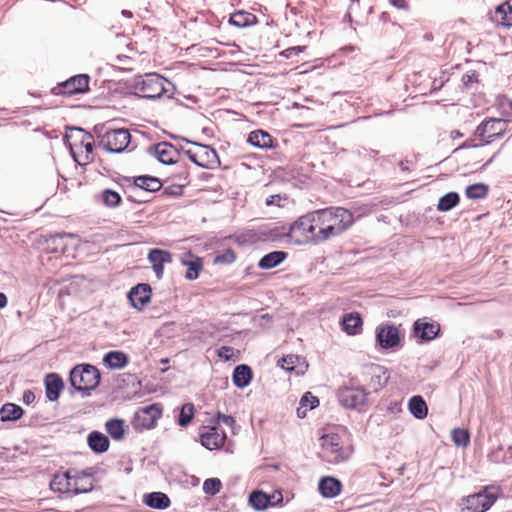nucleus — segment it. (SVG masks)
Here are the masks:
<instances>
[{"label":"nucleus","mask_w":512,"mask_h":512,"mask_svg":"<svg viewBox=\"0 0 512 512\" xmlns=\"http://www.w3.org/2000/svg\"><path fill=\"white\" fill-rule=\"evenodd\" d=\"M414 335L422 341H431L440 332V325L437 322L429 321L427 318L418 319L413 325Z\"/></svg>","instance_id":"nucleus-17"},{"label":"nucleus","mask_w":512,"mask_h":512,"mask_svg":"<svg viewBox=\"0 0 512 512\" xmlns=\"http://www.w3.org/2000/svg\"><path fill=\"white\" fill-rule=\"evenodd\" d=\"M175 177L179 178L180 180V183L175 186V189H178L179 191H182V188L189 183L188 181V178H189V172L187 171L186 168H183L181 171H179Z\"/></svg>","instance_id":"nucleus-48"},{"label":"nucleus","mask_w":512,"mask_h":512,"mask_svg":"<svg viewBox=\"0 0 512 512\" xmlns=\"http://www.w3.org/2000/svg\"><path fill=\"white\" fill-rule=\"evenodd\" d=\"M312 221H315L317 238L324 242L336 237L347 230L354 222L352 213L342 207H329L313 211Z\"/></svg>","instance_id":"nucleus-1"},{"label":"nucleus","mask_w":512,"mask_h":512,"mask_svg":"<svg viewBox=\"0 0 512 512\" xmlns=\"http://www.w3.org/2000/svg\"><path fill=\"white\" fill-rule=\"evenodd\" d=\"M63 386V380L58 374H48L45 378L46 397L50 401H56L60 396Z\"/></svg>","instance_id":"nucleus-24"},{"label":"nucleus","mask_w":512,"mask_h":512,"mask_svg":"<svg viewBox=\"0 0 512 512\" xmlns=\"http://www.w3.org/2000/svg\"><path fill=\"white\" fill-rule=\"evenodd\" d=\"M400 330L391 323L379 325L376 328V342L383 349H393L400 343Z\"/></svg>","instance_id":"nucleus-12"},{"label":"nucleus","mask_w":512,"mask_h":512,"mask_svg":"<svg viewBox=\"0 0 512 512\" xmlns=\"http://www.w3.org/2000/svg\"><path fill=\"white\" fill-rule=\"evenodd\" d=\"M89 80L90 78L86 74L73 76L59 85L57 93L67 96L84 93L89 89Z\"/></svg>","instance_id":"nucleus-16"},{"label":"nucleus","mask_w":512,"mask_h":512,"mask_svg":"<svg viewBox=\"0 0 512 512\" xmlns=\"http://www.w3.org/2000/svg\"><path fill=\"white\" fill-rule=\"evenodd\" d=\"M90 138L91 134L81 128H72L70 133L66 135L72 156L78 164H82V162L77 159L76 150L81 149V146Z\"/></svg>","instance_id":"nucleus-21"},{"label":"nucleus","mask_w":512,"mask_h":512,"mask_svg":"<svg viewBox=\"0 0 512 512\" xmlns=\"http://www.w3.org/2000/svg\"><path fill=\"white\" fill-rule=\"evenodd\" d=\"M399 167L402 171H408L409 170V167H408V161H401L399 163Z\"/></svg>","instance_id":"nucleus-60"},{"label":"nucleus","mask_w":512,"mask_h":512,"mask_svg":"<svg viewBox=\"0 0 512 512\" xmlns=\"http://www.w3.org/2000/svg\"><path fill=\"white\" fill-rule=\"evenodd\" d=\"M101 199L104 205L109 208H115L121 203V196L111 189H105L102 191Z\"/></svg>","instance_id":"nucleus-41"},{"label":"nucleus","mask_w":512,"mask_h":512,"mask_svg":"<svg viewBox=\"0 0 512 512\" xmlns=\"http://www.w3.org/2000/svg\"><path fill=\"white\" fill-rule=\"evenodd\" d=\"M162 414L157 404H152L139 409L133 419V426L136 430L151 429Z\"/></svg>","instance_id":"nucleus-11"},{"label":"nucleus","mask_w":512,"mask_h":512,"mask_svg":"<svg viewBox=\"0 0 512 512\" xmlns=\"http://www.w3.org/2000/svg\"><path fill=\"white\" fill-rule=\"evenodd\" d=\"M476 79L475 74H465L462 77V81L465 85L472 83Z\"/></svg>","instance_id":"nucleus-57"},{"label":"nucleus","mask_w":512,"mask_h":512,"mask_svg":"<svg viewBox=\"0 0 512 512\" xmlns=\"http://www.w3.org/2000/svg\"><path fill=\"white\" fill-rule=\"evenodd\" d=\"M389 380V373L384 366L379 364H367L361 368L358 376L355 377L356 383L364 389L373 392L381 390Z\"/></svg>","instance_id":"nucleus-5"},{"label":"nucleus","mask_w":512,"mask_h":512,"mask_svg":"<svg viewBox=\"0 0 512 512\" xmlns=\"http://www.w3.org/2000/svg\"><path fill=\"white\" fill-rule=\"evenodd\" d=\"M313 212L301 216L296 220L289 228L287 236L290 242L297 245H303L307 243H320L317 238V229L315 221H312Z\"/></svg>","instance_id":"nucleus-4"},{"label":"nucleus","mask_w":512,"mask_h":512,"mask_svg":"<svg viewBox=\"0 0 512 512\" xmlns=\"http://www.w3.org/2000/svg\"><path fill=\"white\" fill-rule=\"evenodd\" d=\"M321 457L328 463L346 461L352 454L350 446H344L338 434H327L321 438Z\"/></svg>","instance_id":"nucleus-6"},{"label":"nucleus","mask_w":512,"mask_h":512,"mask_svg":"<svg viewBox=\"0 0 512 512\" xmlns=\"http://www.w3.org/2000/svg\"><path fill=\"white\" fill-rule=\"evenodd\" d=\"M276 198H278V199H279L280 197H279L278 195L271 196L270 198H268V199H267L266 204H267V205L274 204V203H275V199H276Z\"/></svg>","instance_id":"nucleus-61"},{"label":"nucleus","mask_w":512,"mask_h":512,"mask_svg":"<svg viewBox=\"0 0 512 512\" xmlns=\"http://www.w3.org/2000/svg\"><path fill=\"white\" fill-rule=\"evenodd\" d=\"M390 5L400 10H408L409 6L406 0H388Z\"/></svg>","instance_id":"nucleus-54"},{"label":"nucleus","mask_w":512,"mask_h":512,"mask_svg":"<svg viewBox=\"0 0 512 512\" xmlns=\"http://www.w3.org/2000/svg\"><path fill=\"white\" fill-rule=\"evenodd\" d=\"M233 348L228 346H222L218 349V356L225 360H230L233 355Z\"/></svg>","instance_id":"nucleus-51"},{"label":"nucleus","mask_w":512,"mask_h":512,"mask_svg":"<svg viewBox=\"0 0 512 512\" xmlns=\"http://www.w3.org/2000/svg\"><path fill=\"white\" fill-rule=\"evenodd\" d=\"M287 257V253L284 251H273L264 255L258 262V266L261 269H272L281 264Z\"/></svg>","instance_id":"nucleus-28"},{"label":"nucleus","mask_w":512,"mask_h":512,"mask_svg":"<svg viewBox=\"0 0 512 512\" xmlns=\"http://www.w3.org/2000/svg\"><path fill=\"white\" fill-rule=\"evenodd\" d=\"M148 260L152 264L156 277L161 279L164 272V264L172 262V254L166 250L152 249L148 254Z\"/></svg>","instance_id":"nucleus-20"},{"label":"nucleus","mask_w":512,"mask_h":512,"mask_svg":"<svg viewBox=\"0 0 512 512\" xmlns=\"http://www.w3.org/2000/svg\"><path fill=\"white\" fill-rule=\"evenodd\" d=\"M221 487L222 484L218 478H208L203 483V491L209 495L217 494Z\"/></svg>","instance_id":"nucleus-45"},{"label":"nucleus","mask_w":512,"mask_h":512,"mask_svg":"<svg viewBox=\"0 0 512 512\" xmlns=\"http://www.w3.org/2000/svg\"><path fill=\"white\" fill-rule=\"evenodd\" d=\"M410 413L417 419H424L428 413L426 402L421 396H413L408 403Z\"/></svg>","instance_id":"nucleus-33"},{"label":"nucleus","mask_w":512,"mask_h":512,"mask_svg":"<svg viewBox=\"0 0 512 512\" xmlns=\"http://www.w3.org/2000/svg\"><path fill=\"white\" fill-rule=\"evenodd\" d=\"M452 440L459 447H466L470 443V436L467 430L456 428L451 433Z\"/></svg>","instance_id":"nucleus-44"},{"label":"nucleus","mask_w":512,"mask_h":512,"mask_svg":"<svg viewBox=\"0 0 512 512\" xmlns=\"http://www.w3.org/2000/svg\"><path fill=\"white\" fill-rule=\"evenodd\" d=\"M79 486H89L90 490L92 489V484L89 482V479L87 478V481H79Z\"/></svg>","instance_id":"nucleus-62"},{"label":"nucleus","mask_w":512,"mask_h":512,"mask_svg":"<svg viewBox=\"0 0 512 512\" xmlns=\"http://www.w3.org/2000/svg\"><path fill=\"white\" fill-rule=\"evenodd\" d=\"M105 428L107 433L116 441H120L124 438L125 429L124 421L121 419H110L106 422Z\"/></svg>","instance_id":"nucleus-35"},{"label":"nucleus","mask_w":512,"mask_h":512,"mask_svg":"<svg viewBox=\"0 0 512 512\" xmlns=\"http://www.w3.org/2000/svg\"><path fill=\"white\" fill-rule=\"evenodd\" d=\"M296 360H298L297 356H295V355H287V356L283 357L279 361V365L283 369L292 371V370H294V363H295Z\"/></svg>","instance_id":"nucleus-47"},{"label":"nucleus","mask_w":512,"mask_h":512,"mask_svg":"<svg viewBox=\"0 0 512 512\" xmlns=\"http://www.w3.org/2000/svg\"><path fill=\"white\" fill-rule=\"evenodd\" d=\"M131 141V135L126 129L106 131L99 140V146L110 153H122Z\"/></svg>","instance_id":"nucleus-7"},{"label":"nucleus","mask_w":512,"mask_h":512,"mask_svg":"<svg viewBox=\"0 0 512 512\" xmlns=\"http://www.w3.org/2000/svg\"><path fill=\"white\" fill-rule=\"evenodd\" d=\"M134 185L136 188L147 192H155L162 187V183L158 178L146 175L136 177L134 179Z\"/></svg>","instance_id":"nucleus-32"},{"label":"nucleus","mask_w":512,"mask_h":512,"mask_svg":"<svg viewBox=\"0 0 512 512\" xmlns=\"http://www.w3.org/2000/svg\"><path fill=\"white\" fill-rule=\"evenodd\" d=\"M339 403L348 409H361L366 404L367 393L361 386L342 387L337 392Z\"/></svg>","instance_id":"nucleus-10"},{"label":"nucleus","mask_w":512,"mask_h":512,"mask_svg":"<svg viewBox=\"0 0 512 512\" xmlns=\"http://www.w3.org/2000/svg\"><path fill=\"white\" fill-rule=\"evenodd\" d=\"M496 499L497 496L492 489L485 487L480 492L463 498L462 501L464 509L470 512H485L494 504Z\"/></svg>","instance_id":"nucleus-9"},{"label":"nucleus","mask_w":512,"mask_h":512,"mask_svg":"<svg viewBox=\"0 0 512 512\" xmlns=\"http://www.w3.org/2000/svg\"><path fill=\"white\" fill-rule=\"evenodd\" d=\"M194 416V405L192 403H186L181 407L180 414L178 417V424L182 427H186Z\"/></svg>","instance_id":"nucleus-42"},{"label":"nucleus","mask_w":512,"mask_h":512,"mask_svg":"<svg viewBox=\"0 0 512 512\" xmlns=\"http://www.w3.org/2000/svg\"><path fill=\"white\" fill-rule=\"evenodd\" d=\"M199 435L201 444L208 450L221 448L226 440V433L216 426H203Z\"/></svg>","instance_id":"nucleus-13"},{"label":"nucleus","mask_w":512,"mask_h":512,"mask_svg":"<svg viewBox=\"0 0 512 512\" xmlns=\"http://www.w3.org/2000/svg\"><path fill=\"white\" fill-rule=\"evenodd\" d=\"M215 422L216 423L222 422L229 427H233L236 423L235 419L232 416L225 415L220 412L217 413Z\"/></svg>","instance_id":"nucleus-50"},{"label":"nucleus","mask_w":512,"mask_h":512,"mask_svg":"<svg viewBox=\"0 0 512 512\" xmlns=\"http://www.w3.org/2000/svg\"><path fill=\"white\" fill-rule=\"evenodd\" d=\"M233 383L238 388L248 386L252 380V370L249 366L242 364L238 365L233 372Z\"/></svg>","instance_id":"nucleus-27"},{"label":"nucleus","mask_w":512,"mask_h":512,"mask_svg":"<svg viewBox=\"0 0 512 512\" xmlns=\"http://www.w3.org/2000/svg\"><path fill=\"white\" fill-rule=\"evenodd\" d=\"M104 364L111 369H121L128 363V358L121 351H110L104 356Z\"/></svg>","instance_id":"nucleus-31"},{"label":"nucleus","mask_w":512,"mask_h":512,"mask_svg":"<svg viewBox=\"0 0 512 512\" xmlns=\"http://www.w3.org/2000/svg\"><path fill=\"white\" fill-rule=\"evenodd\" d=\"M23 409L14 403H6L0 409L1 421H16L23 415Z\"/></svg>","instance_id":"nucleus-34"},{"label":"nucleus","mask_w":512,"mask_h":512,"mask_svg":"<svg viewBox=\"0 0 512 512\" xmlns=\"http://www.w3.org/2000/svg\"><path fill=\"white\" fill-rule=\"evenodd\" d=\"M451 135H452L453 138H456V137H460L461 133L459 131L455 130V131L451 132Z\"/></svg>","instance_id":"nucleus-64"},{"label":"nucleus","mask_w":512,"mask_h":512,"mask_svg":"<svg viewBox=\"0 0 512 512\" xmlns=\"http://www.w3.org/2000/svg\"><path fill=\"white\" fill-rule=\"evenodd\" d=\"M299 404L302 405V407H307L311 410L318 406L319 400L311 392H305L301 397Z\"/></svg>","instance_id":"nucleus-46"},{"label":"nucleus","mask_w":512,"mask_h":512,"mask_svg":"<svg viewBox=\"0 0 512 512\" xmlns=\"http://www.w3.org/2000/svg\"><path fill=\"white\" fill-rule=\"evenodd\" d=\"M511 120H504L500 118H490L483 121L476 129L475 134L481 137L485 144L491 143L497 138H501L509 130Z\"/></svg>","instance_id":"nucleus-8"},{"label":"nucleus","mask_w":512,"mask_h":512,"mask_svg":"<svg viewBox=\"0 0 512 512\" xmlns=\"http://www.w3.org/2000/svg\"><path fill=\"white\" fill-rule=\"evenodd\" d=\"M82 148H84L85 152H86L85 161H89L90 160L89 155L92 154L93 148H94V141H93L92 135H91V138L86 140V142L81 146V149Z\"/></svg>","instance_id":"nucleus-52"},{"label":"nucleus","mask_w":512,"mask_h":512,"mask_svg":"<svg viewBox=\"0 0 512 512\" xmlns=\"http://www.w3.org/2000/svg\"><path fill=\"white\" fill-rule=\"evenodd\" d=\"M144 503L154 509H166L170 505V499L162 492H152L144 497Z\"/></svg>","instance_id":"nucleus-29"},{"label":"nucleus","mask_w":512,"mask_h":512,"mask_svg":"<svg viewBox=\"0 0 512 512\" xmlns=\"http://www.w3.org/2000/svg\"><path fill=\"white\" fill-rule=\"evenodd\" d=\"M342 327L349 335H356L361 331L362 319L357 313L346 314L342 320Z\"/></svg>","instance_id":"nucleus-30"},{"label":"nucleus","mask_w":512,"mask_h":512,"mask_svg":"<svg viewBox=\"0 0 512 512\" xmlns=\"http://www.w3.org/2000/svg\"><path fill=\"white\" fill-rule=\"evenodd\" d=\"M304 49V47H301V46H295V47H291V48H288L286 49L283 54L286 56V57H290L292 55H297L299 54L300 52H302Z\"/></svg>","instance_id":"nucleus-56"},{"label":"nucleus","mask_w":512,"mask_h":512,"mask_svg":"<svg viewBox=\"0 0 512 512\" xmlns=\"http://www.w3.org/2000/svg\"><path fill=\"white\" fill-rule=\"evenodd\" d=\"M309 409L307 407H302V405L299 404V407L297 408V416L299 418H304L306 416V413Z\"/></svg>","instance_id":"nucleus-58"},{"label":"nucleus","mask_w":512,"mask_h":512,"mask_svg":"<svg viewBox=\"0 0 512 512\" xmlns=\"http://www.w3.org/2000/svg\"><path fill=\"white\" fill-rule=\"evenodd\" d=\"M87 442L91 450L96 453H104L109 449L108 437L98 431H92L87 437Z\"/></svg>","instance_id":"nucleus-26"},{"label":"nucleus","mask_w":512,"mask_h":512,"mask_svg":"<svg viewBox=\"0 0 512 512\" xmlns=\"http://www.w3.org/2000/svg\"><path fill=\"white\" fill-rule=\"evenodd\" d=\"M181 264L187 268L184 276L190 281L196 280L203 269L202 258L192 254L191 252L183 254L181 257Z\"/></svg>","instance_id":"nucleus-19"},{"label":"nucleus","mask_w":512,"mask_h":512,"mask_svg":"<svg viewBox=\"0 0 512 512\" xmlns=\"http://www.w3.org/2000/svg\"><path fill=\"white\" fill-rule=\"evenodd\" d=\"M22 399H23V402H24L25 404L29 405V404H31V403H33V402H34V400H35V395H34V393H33L31 390H26V391H24V393H23V397H22Z\"/></svg>","instance_id":"nucleus-55"},{"label":"nucleus","mask_w":512,"mask_h":512,"mask_svg":"<svg viewBox=\"0 0 512 512\" xmlns=\"http://www.w3.org/2000/svg\"><path fill=\"white\" fill-rule=\"evenodd\" d=\"M149 153L166 165L178 163L180 152L171 143L160 142L149 148Z\"/></svg>","instance_id":"nucleus-14"},{"label":"nucleus","mask_w":512,"mask_h":512,"mask_svg":"<svg viewBox=\"0 0 512 512\" xmlns=\"http://www.w3.org/2000/svg\"><path fill=\"white\" fill-rule=\"evenodd\" d=\"M79 481H87V478L77 476L76 474L72 475L71 471H69V492L80 494L90 491L89 486H79Z\"/></svg>","instance_id":"nucleus-40"},{"label":"nucleus","mask_w":512,"mask_h":512,"mask_svg":"<svg viewBox=\"0 0 512 512\" xmlns=\"http://www.w3.org/2000/svg\"><path fill=\"white\" fill-rule=\"evenodd\" d=\"M255 20V15L245 11H238L230 16L229 22L233 26H236L238 28H244L253 24Z\"/></svg>","instance_id":"nucleus-36"},{"label":"nucleus","mask_w":512,"mask_h":512,"mask_svg":"<svg viewBox=\"0 0 512 512\" xmlns=\"http://www.w3.org/2000/svg\"><path fill=\"white\" fill-rule=\"evenodd\" d=\"M247 141L252 146L260 149H270L274 147L273 137L264 130H254L250 132Z\"/></svg>","instance_id":"nucleus-25"},{"label":"nucleus","mask_w":512,"mask_h":512,"mask_svg":"<svg viewBox=\"0 0 512 512\" xmlns=\"http://www.w3.org/2000/svg\"><path fill=\"white\" fill-rule=\"evenodd\" d=\"M460 197L456 192H449L442 196L437 204V210L440 212H447L458 205Z\"/></svg>","instance_id":"nucleus-39"},{"label":"nucleus","mask_w":512,"mask_h":512,"mask_svg":"<svg viewBox=\"0 0 512 512\" xmlns=\"http://www.w3.org/2000/svg\"><path fill=\"white\" fill-rule=\"evenodd\" d=\"M188 144L197 147L198 166L207 169H213L220 165V159L217 152L208 145L199 144L196 142L184 139Z\"/></svg>","instance_id":"nucleus-15"},{"label":"nucleus","mask_w":512,"mask_h":512,"mask_svg":"<svg viewBox=\"0 0 512 512\" xmlns=\"http://www.w3.org/2000/svg\"><path fill=\"white\" fill-rule=\"evenodd\" d=\"M318 489L323 497L334 498L340 494L342 484L338 479L334 477L325 476L320 479Z\"/></svg>","instance_id":"nucleus-22"},{"label":"nucleus","mask_w":512,"mask_h":512,"mask_svg":"<svg viewBox=\"0 0 512 512\" xmlns=\"http://www.w3.org/2000/svg\"><path fill=\"white\" fill-rule=\"evenodd\" d=\"M50 488L54 492L69 493V471L55 474L50 482Z\"/></svg>","instance_id":"nucleus-38"},{"label":"nucleus","mask_w":512,"mask_h":512,"mask_svg":"<svg viewBox=\"0 0 512 512\" xmlns=\"http://www.w3.org/2000/svg\"><path fill=\"white\" fill-rule=\"evenodd\" d=\"M7 305V297L4 293L0 292V309Z\"/></svg>","instance_id":"nucleus-59"},{"label":"nucleus","mask_w":512,"mask_h":512,"mask_svg":"<svg viewBox=\"0 0 512 512\" xmlns=\"http://www.w3.org/2000/svg\"><path fill=\"white\" fill-rule=\"evenodd\" d=\"M492 22L496 25H500L503 27H511L512 26V6L508 3H503L496 7V9L491 12L490 16Z\"/></svg>","instance_id":"nucleus-23"},{"label":"nucleus","mask_w":512,"mask_h":512,"mask_svg":"<svg viewBox=\"0 0 512 512\" xmlns=\"http://www.w3.org/2000/svg\"><path fill=\"white\" fill-rule=\"evenodd\" d=\"M169 84L170 83L159 74L148 73L134 77L131 81L130 88L134 90L136 95L142 98L156 99L168 91L166 85Z\"/></svg>","instance_id":"nucleus-2"},{"label":"nucleus","mask_w":512,"mask_h":512,"mask_svg":"<svg viewBox=\"0 0 512 512\" xmlns=\"http://www.w3.org/2000/svg\"><path fill=\"white\" fill-rule=\"evenodd\" d=\"M236 260V255L232 250H226L222 255L216 257V262L232 263Z\"/></svg>","instance_id":"nucleus-49"},{"label":"nucleus","mask_w":512,"mask_h":512,"mask_svg":"<svg viewBox=\"0 0 512 512\" xmlns=\"http://www.w3.org/2000/svg\"><path fill=\"white\" fill-rule=\"evenodd\" d=\"M128 299L134 308L141 310L151 300L150 285L145 283L136 285L129 291Z\"/></svg>","instance_id":"nucleus-18"},{"label":"nucleus","mask_w":512,"mask_h":512,"mask_svg":"<svg viewBox=\"0 0 512 512\" xmlns=\"http://www.w3.org/2000/svg\"><path fill=\"white\" fill-rule=\"evenodd\" d=\"M122 15L128 18L132 17V12L129 10H122Z\"/></svg>","instance_id":"nucleus-63"},{"label":"nucleus","mask_w":512,"mask_h":512,"mask_svg":"<svg viewBox=\"0 0 512 512\" xmlns=\"http://www.w3.org/2000/svg\"><path fill=\"white\" fill-rule=\"evenodd\" d=\"M183 153L189 158L191 162L198 166V158H197V147L194 146L193 149H182Z\"/></svg>","instance_id":"nucleus-53"},{"label":"nucleus","mask_w":512,"mask_h":512,"mask_svg":"<svg viewBox=\"0 0 512 512\" xmlns=\"http://www.w3.org/2000/svg\"><path fill=\"white\" fill-rule=\"evenodd\" d=\"M488 192L487 186L484 184H473L466 188L465 194L469 199H481L486 196Z\"/></svg>","instance_id":"nucleus-43"},{"label":"nucleus","mask_w":512,"mask_h":512,"mask_svg":"<svg viewBox=\"0 0 512 512\" xmlns=\"http://www.w3.org/2000/svg\"><path fill=\"white\" fill-rule=\"evenodd\" d=\"M249 503L255 510H264L271 505V497L261 491H254L249 496Z\"/></svg>","instance_id":"nucleus-37"},{"label":"nucleus","mask_w":512,"mask_h":512,"mask_svg":"<svg viewBox=\"0 0 512 512\" xmlns=\"http://www.w3.org/2000/svg\"><path fill=\"white\" fill-rule=\"evenodd\" d=\"M100 382L99 370L90 364H81L75 366L70 372V383L77 391L89 395V392L95 389Z\"/></svg>","instance_id":"nucleus-3"}]
</instances>
